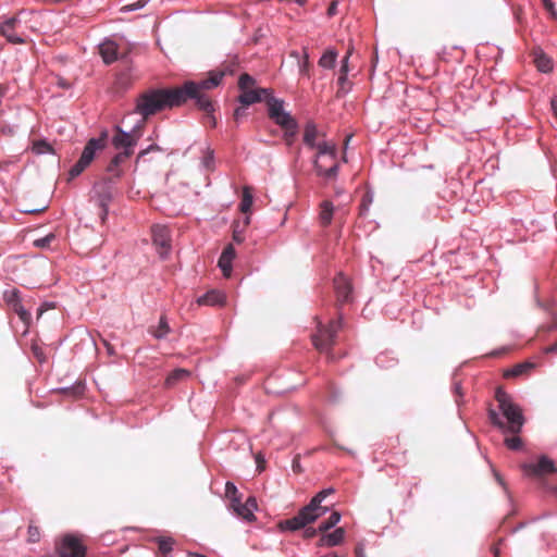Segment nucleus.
Wrapping results in <instances>:
<instances>
[{
  "mask_svg": "<svg viewBox=\"0 0 557 557\" xmlns=\"http://www.w3.org/2000/svg\"><path fill=\"white\" fill-rule=\"evenodd\" d=\"M191 84H183L174 88L148 89L136 101V112L147 120L165 109H172L184 104L193 92Z\"/></svg>",
  "mask_w": 557,
  "mask_h": 557,
  "instance_id": "f257e3e1",
  "label": "nucleus"
},
{
  "mask_svg": "<svg viewBox=\"0 0 557 557\" xmlns=\"http://www.w3.org/2000/svg\"><path fill=\"white\" fill-rule=\"evenodd\" d=\"M495 399L498 403V410L506 419V422L503 421L496 410L490 408L488 419L491 423L504 432L519 434L524 424L521 408L513 403L511 396L500 386L495 391Z\"/></svg>",
  "mask_w": 557,
  "mask_h": 557,
  "instance_id": "f03ea898",
  "label": "nucleus"
},
{
  "mask_svg": "<svg viewBox=\"0 0 557 557\" xmlns=\"http://www.w3.org/2000/svg\"><path fill=\"white\" fill-rule=\"evenodd\" d=\"M333 493L332 487L322 490L295 517L281 521L278 527L282 530L296 531L315 521L327 511V507L322 506L321 503Z\"/></svg>",
  "mask_w": 557,
  "mask_h": 557,
  "instance_id": "7ed1b4c3",
  "label": "nucleus"
},
{
  "mask_svg": "<svg viewBox=\"0 0 557 557\" xmlns=\"http://www.w3.org/2000/svg\"><path fill=\"white\" fill-rule=\"evenodd\" d=\"M314 149L317 157L313 165L317 174L327 180L335 178L338 172L336 146L329 141H320L315 144Z\"/></svg>",
  "mask_w": 557,
  "mask_h": 557,
  "instance_id": "20e7f679",
  "label": "nucleus"
},
{
  "mask_svg": "<svg viewBox=\"0 0 557 557\" xmlns=\"http://www.w3.org/2000/svg\"><path fill=\"white\" fill-rule=\"evenodd\" d=\"M226 71H211L208 78H205L198 83L188 81L184 84H191L194 86L193 92L188 96V99H195L197 107L203 112L214 111L213 103L209 97L203 94V90L212 89L220 85Z\"/></svg>",
  "mask_w": 557,
  "mask_h": 557,
  "instance_id": "39448f33",
  "label": "nucleus"
},
{
  "mask_svg": "<svg viewBox=\"0 0 557 557\" xmlns=\"http://www.w3.org/2000/svg\"><path fill=\"white\" fill-rule=\"evenodd\" d=\"M341 329V321H330L327 325L319 323L317 333L312 335V343L320 352L327 354L330 359L333 358L330 350L335 344V338L338 330Z\"/></svg>",
  "mask_w": 557,
  "mask_h": 557,
  "instance_id": "423d86ee",
  "label": "nucleus"
},
{
  "mask_svg": "<svg viewBox=\"0 0 557 557\" xmlns=\"http://www.w3.org/2000/svg\"><path fill=\"white\" fill-rule=\"evenodd\" d=\"M108 137L107 132H102L99 138H91L85 146L79 160L71 168L69 174L71 178L78 176L94 160L96 150L104 147Z\"/></svg>",
  "mask_w": 557,
  "mask_h": 557,
  "instance_id": "0eeeda50",
  "label": "nucleus"
},
{
  "mask_svg": "<svg viewBox=\"0 0 557 557\" xmlns=\"http://www.w3.org/2000/svg\"><path fill=\"white\" fill-rule=\"evenodd\" d=\"M131 50V44H119L112 39H106L99 45V53L106 64H111L119 59L126 58Z\"/></svg>",
  "mask_w": 557,
  "mask_h": 557,
  "instance_id": "6e6552de",
  "label": "nucleus"
},
{
  "mask_svg": "<svg viewBox=\"0 0 557 557\" xmlns=\"http://www.w3.org/2000/svg\"><path fill=\"white\" fill-rule=\"evenodd\" d=\"M58 553L60 557H85L86 547L79 536L66 534L58 544Z\"/></svg>",
  "mask_w": 557,
  "mask_h": 557,
  "instance_id": "1a4fd4ad",
  "label": "nucleus"
},
{
  "mask_svg": "<svg viewBox=\"0 0 557 557\" xmlns=\"http://www.w3.org/2000/svg\"><path fill=\"white\" fill-rule=\"evenodd\" d=\"M115 134L112 138V145L115 149H123L121 153H127V159L133 154V148L136 146L140 135L133 131L124 132L120 126H115Z\"/></svg>",
  "mask_w": 557,
  "mask_h": 557,
  "instance_id": "9d476101",
  "label": "nucleus"
},
{
  "mask_svg": "<svg viewBox=\"0 0 557 557\" xmlns=\"http://www.w3.org/2000/svg\"><path fill=\"white\" fill-rule=\"evenodd\" d=\"M3 299L8 307L14 311L21 321L27 326L32 321V314L22 305L21 293L16 288L7 289L3 293Z\"/></svg>",
  "mask_w": 557,
  "mask_h": 557,
  "instance_id": "9b49d317",
  "label": "nucleus"
},
{
  "mask_svg": "<svg viewBox=\"0 0 557 557\" xmlns=\"http://www.w3.org/2000/svg\"><path fill=\"white\" fill-rule=\"evenodd\" d=\"M521 469L530 478H542L557 471L554 461L547 456H541L536 463H523Z\"/></svg>",
  "mask_w": 557,
  "mask_h": 557,
  "instance_id": "f8f14e48",
  "label": "nucleus"
},
{
  "mask_svg": "<svg viewBox=\"0 0 557 557\" xmlns=\"http://www.w3.org/2000/svg\"><path fill=\"white\" fill-rule=\"evenodd\" d=\"M152 242L157 247L159 255L164 258L171 250V236L166 226L154 225L151 230Z\"/></svg>",
  "mask_w": 557,
  "mask_h": 557,
  "instance_id": "ddd939ff",
  "label": "nucleus"
},
{
  "mask_svg": "<svg viewBox=\"0 0 557 557\" xmlns=\"http://www.w3.org/2000/svg\"><path fill=\"white\" fill-rule=\"evenodd\" d=\"M334 289L338 305L347 304L352 300L351 283L343 273H339L334 277Z\"/></svg>",
  "mask_w": 557,
  "mask_h": 557,
  "instance_id": "4468645a",
  "label": "nucleus"
},
{
  "mask_svg": "<svg viewBox=\"0 0 557 557\" xmlns=\"http://www.w3.org/2000/svg\"><path fill=\"white\" fill-rule=\"evenodd\" d=\"M21 21L17 16H12L0 23V34L5 37V39L15 45L25 44V39L23 36L16 33L17 27L20 26Z\"/></svg>",
  "mask_w": 557,
  "mask_h": 557,
  "instance_id": "2eb2a0df",
  "label": "nucleus"
},
{
  "mask_svg": "<svg viewBox=\"0 0 557 557\" xmlns=\"http://www.w3.org/2000/svg\"><path fill=\"white\" fill-rule=\"evenodd\" d=\"M231 508L238 517L247 522L256 520L255 511L257 510L258 505L256 498L252 496L248 497L244 504L242 500L237 502Z\"/></svg>",
  "mask_w": 557,
  "mask_h": 557,
  "instance_id": "dca6fc26",
  "label": "nucleus"
},
{
  "mask_svg": "<svg viewBox=\"0 0 557 557\" xmlns=\"http://www.w3.org/2000/svg\"><path fill=\"white\" fill-rule=\"evenodd\" d=\"M270 91L271 90L267 88H252L242 90L240 95L238 96V101L244 107H248L250 104L258 103L263 100L265 101Z\"/></svg>",
  "mask_w": 557,
  "mask_h": 557,
  "instance_id": "f3484780",
  "label": "nucleus"
},
{
  "mask_svg": "<svg viewBox=\"0 0 557 557\" xmlns=\"http://www.w3.org/2000/svg\"><path fill=\"white\" fill-rule=\"evenodd\" d=\"M127 160V153H117L113 157L109 165L107 166V176L104 177V182L107 183H114L116 180H119L122 174L123 170L121 169V164L126 162Z\"/></svg>",
  "mask_w": 557,
  "mask_h": 557,
  "instance_id": "a211bd4d",
  "label": "nucleus"
},
{
  "mask_svg": "<svg viewBox=\"0 0 557 557\" xmlns=\"http://www.w3.org/2000/svg\"><path fill=\"white\" fill-rule=\"evenodd\" d=\"M225 294L218 289H211L197 299L198 305L203 306H223L225 304Z\"/></svg>",
  "mask_w": 557,
  "mask_h": 557,
  "instance_id": "6ab92c4d",
  "label": "nucleus"
},
{
  "mask_svg": "<svg viewBox=\"0 0 557 557\" xmlns=\"http://www.w3.org/2000/svg\"><path fill=\"white\" fill-rule=\"evenodd\" d=\"M345 536V530L337 528L335 531L329 534H323L319 541V546H335L343 542Z\"/></svg>",
  "mask_w": 557,
  "mask_h": 557,
  "instance_id": "aec40b11",
  "label": "nucleus"
},
{
  "mask_svg": "<svg viewBox=\"0 0 557 557\" xmlns=\"http://www.w3.org/2000/svg\"><path fill=\"white\" fill-rule=\"evenodd\" d=\"M106 184H107V182L97 186V187L101 188V191L98 195V197H99L98 201H99V206L102 210V220H104L106 215L108 214V205L112 199L111 188L109 186H107Z\"/></svg>",
  "mask_w": 557,
  "mask_h": 557,
  "instance_id": "412c9836",
  "label": "nucleus"
},
{
  "mask_svg": "<svg viewBox=\"0 0 557 557\" xmlns=\"http://www.w3.org/2000/svg\"><path fill=\"white\" fill-rule=\"evenodd\" d=\"M319 137V132L314 123L309 122L305 126L304 131V143L309 148H314L317 144V139Z\"/></svg>",
  "mask_w": 557,
  "mask_h": 557,
  "instance_id": "4be33fe9",
  "label": "nucleus"
},
{
  "mask_svg": "<svg viewBox=\"0 0 557 557\" xmlns=\"http://www.w3.org/2000/svg\"><path fill=\"white\" fill-rule=\"evenodd\" d=\"M267 106H268V115L270 119H273L281 112H284V101L281 99H277L272 96L270 92L268 98L265 99Z\"/></svg>",
  "mask_w": 557,
  "mask_h": 557,
  "instance_id": "5701e85b",
  "label": "nucleus"
},
{
  "mask_svg": "<svg viewBox=\"0 0 557 557\" xmlns=\"http://www.w3.org/2000/svg\"><path fill=\"white\" fill-rule=\"evenodd\" d=\"M321 210L319 214L320 223L322 226H327L332 222L334 207L333 203L329 200H324L321 203Z\"/></svg>",
  "mask_w": 557,
  "mask_h": 557,
  "instance_id": "b1692460",
  "label": "nucleus"
},
{
  "mask_svg": "<svg viewBox=\"0 0 557 557\" xmlns=\"http://www.w3.org/2000/svg\"><path fill=\"white\" fill-rule=\"evenodd\" d=\"M189 374H190L189 371H187L185 369H175L168 375V377L165 380L166 387L174 386L178 381H182V380L188 377Z\"/></svg>",
  "mask_w": 557,
  "mask_h": 557,
  "instance_id": "393cba45",
  "label": "nucleus"
},
{
  "mask_svg": "<svg viewBox=\"0 0 557 557\" xmlns=\"http://www.w3.org/2000/svg\"><path fill=\"white\" fill-rule=\"evenodd\" d=\"M253 202L252 189L248 186L243 188V197L239 205V209L243 213H248Z\"/></svg>",
  "mask_w": 557,
  "mask_h": 557,
  "instance_id": "a878e982",
  "label": "nucleus"
},
{
  "mask_svg": "<svg viewBox=\"0 0 557 557\" xmlns=\"http://www.w3.org/2000/svg\"><path fill=\"white\" fill-rule=\"evenodd\" d=\"M337 59V52L333 49L326 50L319 60V65L323 69H333Z\"/></svg>",
  "mask_w": 557,
  "mask_h": 557,
  "instance_id": "bb28decb",
  "label": "nucleus"
},
{
  "mask_svg": "<svg viewBox=\"0 0 557 557\" xmlns=\"http://www.w3.org/2000/svg\"><path fill=\"white\" fill-rule=\"evenodd\" d=\"M533 367H534L533 363H529V362L519 363V364H516L515 367H512L511 369L505 371L504 376L505 377L520 376V375L527 373L529 370L533 369Z\"/></svg>",
  "mask_w": 557,
  "mask_h": 557,
  "instance_id": "cd10ccee",
  "label": "nucleus"
},
{
  "mask_svg": "<svg viewBox=\"0 0 557 557\" xmlns=\"http://www.w3.org/2000/svg\"><path fill=\"white\" fill-rule=\"evenodd\" d=\"M298 67H299V74L301 76L310 77V70L312 67V64L309 60V53L307 48L302 49V57L301 60L298 61Z\"/></svg>",
  "mask_w": 557,
  "mask_h": 557,
  "instance_id": "c85d7f7f",
  "label": "nucleus"
},
{
  "mask_svg": "<svg viewBox=\"0 0 557 557\" xmlns=\"http://www.w3.org/2000/svg\"><path fill=\"white\" fill-rule=\"evenodd\" d=\"M534 62H535V65H536L537 70L543 72V73H549L553 70V61H552V59L548 58L544 53H541V54L536 55Z\"/></svg>",
  "mask_w": 557,
  "mask_h": 557,
  "instance_id": "c756f323",
  "label": "nucleus"
},
{
  "mask_svg": "<svg viewBox=\"0 0 557 557\" xmlns=\"http://www.w3.org/2000/svg\"><path fill=\"white\" fill-rule=\"evenodd\" d=\"M282 129L297 124L296 120L286 111L281 112L272 119Z\"/></svg>",
  "mask_w": 557,
  "mask_h": 557,
  "instance_id": "7c9ffc66",
  "label": "nucleus"
},
{
  "mask_svg": "<svg viewBox=\"0 0 557 557\" xmlns=\"http://www.w3.org/2000/svg\"><path fill=\"white\" fill-rule=\"evenodd\" d=\"M341 520V513L333 511L331 516L319 525V532L325 533L331 528L335 527Z\"/></svg>",
  "mask_w": 557,
  "mask_h": 557,
  "instance_id": "2f4dec72",
  "label": "nucleus"
},
{
  "mask_svg": "<svg viewBox=\"0 0 557 557\" xmlns=\"http://www.w3.org/2000/svg\"><path fill=\"white\" fill-rule=\"evenodd\" d=\"M225 496L230 499L231 507L237 502L242 500V495L232 482H227L225 484Z\"/></svg>",
  "mask_w": 557,
  "mask_h": 557,
  "instance_id": "473e14b6",
  "label": "nucleus"
},
{
  "mask_svg": "<svg viewBox=\"0 0 557 557\" xmlns=\"http://www.w3.org/2000/svg\"><path fill=\"white\" fill-rule=\"evenodd\" d=\"M170 332V326L164 315L160 318L158 327L152 332V335L158 338H164Z\"/></svg>",
  "mask_w": 557,
  "mask_h": 557,
  "instance_id": "72a5a7b5",
  "label": "nucleus"
},
{
  "mask_svg": "<svg viewBox=\"0 0 557 557\" xmlns=\"http://www.w3.org/2000/svg\"><path fill=\"white\" fill-rule=\"evenodd\" d=\"M256 85V79L247 74V73H244L239 76V79H238V87L242 90H246V89H252Z\"/></svg>",
  "mask_w": 557,
  "mask_h": 557,
  "instance_id": "f704fd0d",
  "label": "nucleus"
},
{
  "mask_svg": "<svg viewBox=\"0 0 557 557\" xmlns=\"http://www.w3.org/2000/svg\"><path fill=\"white\" fill-rule=\"evenodd\" d=\"M32 150L36 154H44V153H49V152L53 151L50 144H48L46 140L34 141Z\"/></svg>",
  "mask_w": 557,
  "mask_h": 557,
  "instance_id": "c9c22d12",
  "label": "nucleus"
},
{
  "mask_svg": "<svg viewBox=\"0 0 557 557\" xmlns=\"http://www.w3.org/2000/svg\"><path fill=\"white\" fill-rule=\"evenodd\" d=\"M40 540V529L33 521H30L27 530V542L37 543Z\"/></svg>",
  "mask_w": 557,
  "mask_h": 557,
  "instance_id": "e433bc0d",
  "label": "nucleus"
},
{
  "mask_svg": "<svg viewBox=\"0 0 557 557\" xmlns=\"http://www.w3.org/2000/svg\"><path fill=\"white\" fill-rule=\"evenodd\" d=\"M158 544H159V550L163 555H166L172 550L173 545H174V540L171 537H160L158 540Z\"/></svg>",
  "mask_w": 557,
  "mask_h": 557,
  "instance_id": "4c0bfd02",
  "label": "nucleus"
},
{
  "mask_svg": "<svg viewBox=\"0 0 557 557\" xmlns=\"http://www.w3.org/2000/svg\"><path fill=\"white\" fill-rule=\"evenodd\" d=\"M220 269L223 272V275L225 277H230L232 273V260L224 258V256H220L219 262H218Z\"/></svg>",
  "mask_w": 557,
  "mask_h": 557,
  "instance_id": "58836bf2",
  "label": "nucleus"
},
{
  "mask_svg": "<svg viewBox=\"0 0 557 557\" xmlns=\"http://www.w3.org/2000/svg\"><path fill=\"white\" fill-rule=\"evenodd\" d=\"M505 445L511 450H519L522 447V441L517 434L505 438Z\"/></svg>",
  "mask_w": 557,
  "mask_h": 557,
  "instance_id": "ea45409f",
  "label": "nucleus"
},
{
  "mask_svg": "<svg viewBox=\"0 0 557 557\" xmlns=\"http://www.w3.org/2000/svg\"><path fill=\"white\" fill-rule=\"evenodd\" d=\"M297 128H298V124L283 128L284 139L288 146H290L293 144L294 138L297 134Z\"/></svg>",
  "mask_w": 557,
  "mask_h": 557,
  "instance_id": "a19ab883",
  "label": "nucleus"
},
{
  "mask_svg": "<svg viewBox=\"0 0 557 557\" xmlns=\"http://www.w3.org/2000/svg\"><path fill=\"white\" fill-rule=\"evenodd\" d=\"M544 8L547 10V12L550 14V16L556 20L557 18V11L555 9V5L552 0H541Z\"/></svg>",
  "mask_w": 557,
  "mask_h": 557,
  "instance_id": "79ce46f5",
  "label": "nucleus"
},
{
  "mask_svg": "<svg viewBox=\"0 0 557 557\" xmlns=\"http://www.w3.org/2000/svg\"><path fill=\"white\" fill-rule=\"evenodd\" d=\"M235 249L232 245H227L223 251H222V256H224V258L226 259H230L233 261V259L235 258Z\"/></svg>",
  "mask_w": 557,
  "mask_h": 557,
  "instance_id": "37998d69",
  "label": "nucleus"
},
{
  "mask_svg": "<svg viewBox=\"0 0 557 557\" xmlns=\"http://www.w3.org/2000/svg\"><path fill=\"white\" fill-rule=\"evenodd\" d=\"M54 239V235L53 234H49L48 236L41 238V239H38L35 242V244L39 247H46L50 244V242Z\"/></svg>",
  "mask_w": 557,
  "mask_h": 557,
  "instance_id": "c03bdc74",
  "label": "nucleus"
},
{
  "mask_svg": "<svg viewBox=\"0 0 557 557\" xmlns=\"http://www.w3.org/2000/svg\"><path fill=\"white\" fill-rule=\"evenodd\" d=\"M161 148L158 145H150L147 149H144L139 152L137 159L143 158L145 154L151 152V151H160Z\"/></svg>",
  "mask_w": 557,
  "mask_h": 557,
  "instance_id": "a18cd8bd",
  "label": "nucleus"
},
{
  "mask_svg": "<svg viewBox=\"0 0 557 557\" xmlns=\"http://www.w3.org/2000/svg\"><path fill=\"white\" fill-rule=\"evenodd\" d=\"M350 51L347 52V54L344 57L342 61V66L339 70V73L342 74H348V60H349Z\"/></svg>",
  "mask_w": 557,
  "mask_h": 557,
  "instance_id": "49530a36",
  "label": "nucleus"
},
{
  "mask_svg": "<svg viewBox=\"0 0 557 557\" xmlns=\"http://www.w3.org/2000/svg\"><path fill=\"white\" fill-rule=\"evenodd\" d=\"M245 115H246V107H244L243 104H242V107L236 108L234 111V114H233V116L236 121H238L240 117H243Z\"/></svg>",
  "mask_w": 557,
  "mask_h": 557,
  "instance_id": "de8ad7c7",
  "label": "nucleus"
},
{
  "mask_svg": "<svg viewBox=\"0 0 557 557\" xmlns=\"http://www.w3.org/2000/svg\"><path fill=\"white\" fill-rule=\"evenodd\" d=\"M205 113H206L205 124H209L211 127H214L216 122H215V117L212 115L213 111H211L210 113L209 112H205Z\"/></svg>",
  "mask_w": 557,
  "mask_h": 557,
  "instance_id": "09e8293b",
  "label": "nucleus"
},
{
  "mask_svg": "<svg viewBox=\"0 0 557 557\" xmlns=\"http://www.w3.org/2000/svg\"><path fill=\"white\" fill-rule=\"evenodd\" d=\"M370 203H371V199L368 197V195H366V196L363 197V199H362L361 205H360V211H361L362 213L367 212V211H368V209H369Z\"/></svg>",
  "mask_w": 557,
  "mask_h": 557,
  "instance_id": "8fccbe9b",
  "label": "nucleus"
},
{
  "mask_svg": "<svg viewBox=\"0 0 557 557\" xmlns=\"http://www.w3.org/2000/svg\"><path fill=\"white\" fill-rule=\"evenodd\" d=\"M244 235H243V232L234 228L233 231V240L236 242L237 244H240L244 242Z\"/></svg>",
  "mask_w": 557,
  "mask_h": 557,
  "instance_id": "3c124183",
  "label": "nucleus"
},
{
  "mask_svg": "<svg viewBox=\"0 0 557 557\" xmlns=\"http://www.w3.org/2000/svg\"><path fill=\"white\" fill-rule=\"evenodd\" d=\"M545 354H557V342L550 346L544 348Z\"/></svg>",
  "mask_w": 557,
  "mask_h": 557,
  "instance_id": "603ef678",
  "label": "nucleus"
},
{
  "mask_svg": "<svg viewBox=\"0 0 557 557\" xmlns=\"http://www.w3.org/2000/svg\"><path fill=\"white\" fill-rule=\"evenodd\" d=\"M318 532H319V528H318V529L308 528V529H306V530H305V536H306V537H312V536H314Z\"/></svg>",
  "mask_w": 557,
  "mask_h": 557,
  "instance_id": "864d4df0",
  "label": "nucleus"
},
{
  "mask_svg": "<svg viewBox=\"0 0 557 557\" xmlns=\"http://www.w3.org/2000/svg\"><path fill=\"white\" fill-rule=\"evenodd\" d=\"M355 555L356 557H366L364 555V550H363V546L362 545H357L356 548H355Z\"/></svg>",
  "mask_w": 557,
  "mask_h": 557,
  "instance_id": "5fc2aeb1",
  "label": "nucleus"
},
{
  "mask_svg": "<svg viewBox=\"0 0 557 557\" xmlns=\"http://www.w3.org/2000/svg\"><path fill=\"white\" fill-rule=\"evenodd\" d=\"M336 7H337V1H333V2L330 4V7H329V9H327V13H329V15H331V16H332V15H335V14H336Z\"/></svg>",
  "mask_w": 557,
  "mask_h": 557,
  "instance_id": "6e6d98bb",
  "label": "nucleus"
},
{
  "mask_svg": "<svg viewBox=\"0 0 557 557\" xmlns=\"http://www.w3.org/2000/svg\"><path fill=\"white\" fill-rule=\"evenodd\" d=\"M146 1L141 2V1H138L137 3H133V4H129L127 5L128 10L131 11H134V10H137L139 8H143L145 5Z\"/></svg>",
  "mask_w": 557,
  "mask_h": 557,
  "instance_id": "4d7b16f0",
  "label": "nucleus"
},
{
  "mask_svg": "<svg viewBox=\"0 0 557 557\" xmlns=\"http://www.w3.org/2000/svg\"><path fill=\"white\" fill-rule=\"evenodd\" d=\"M347 83V74H342L339 73V77H338V84L342 88L345 87V84Z\"/></svg>",
  "mask_w": 557,
  "mask_h": 557,
  "instance_id": "13d9d810",
  "label": "nucleus"
},
{
  "mask_svg": "<svg viewBox=\"0 0 557 557\" xmlns=\"http://www.w3.org/2000/svg\"><path fill=\"white\" fill-rule=\"evenodd\" d=\"M503 542V540H499V543L497 545H494L492 547V552L494 554L495 557H499V554H500V550H499V544Z\"/></svg>",
  "mask_w": 557,
  "mask_h": 557,
  "instance_id": "bf43d9fd",
  "label": "nucleus"
},
{
  "mask_svg": "<svg viewBox=\"0 0 557 557\" xmlns=\"http://www.w3.org/2000/svg\"><path fill=\"white\" fill-rule=\"evenodd\" d=\"M213 161V156H212V152H210L207 157H205V164L206 166H209V164Z\"/></svg>",
  "mask_w": 557,
  "mask_h": 557,
  "instance_id": "052dcab7",
  "label": "nucleus"
},
{
  "mask_svg": "<svg viewBox=\"0 0 557 557\" xmlns=\"http://www.w3.org/2000/svg\"><path fill=\"white\" fill-rule=\"evenodd\" d=\"M290 57L295 58V59H297V61H299V60H301L302 54L300 55V53L298 51H292Z\"/></svg>",
  "mask_w": 557,
  "mask_h": 557,
  "instance_id": "680f3d73",
  "label": "nucleus"
},
{
  "mask_svg": "<svg viewBox=\"0 0 557 557\" xmlns=\"http://www.w3.org/2000/svg\"><path fill=\"white\" fill-rule=\"evenodd\" d=\"M557 327V321L547 327V331H553Z\"/></svg>",
  "mask_w": 557,
  "mask_h": 557,
  "instance_id": "e2e57ef3",
  "label": "nucleus"
},
{
  "mask_svg": "<svg viewBox=\"0 0 557 557\" xmlns=\"http://www.w3.org/2000/svg\"><path fill=\"white\" fill-rule=\"evenodd\" d=\"M455 391H456V393H457L458 395H461V387H460V385H459V384H456V386H455Z\"/></svg>",
  "mask_w": 557,
  "mask_h": 557,
  "instance_id": "0e129e2a",
  "label": "nucleus"
},
{
  "mask_svg": "<svg viewBox=\"0 0 557 557\" xmlns=\"http://www.w3.org/2000/svg\"><path fill=\"white\" fill-rule=\"evenodd\" d=\"M293 468H294V470H295V471H298V470H299V468H300V466H299V463H298V462H295V461H294Z\"/></svg>",
  "mask_w": 557,
  "mask_h": 557,
  "instance_id": "69168bd1",
  "label": "nucleus"
},
{
  "mask_svg": "<svg viewBox=\"0 0 557 557\" xmlns=\"http://www.w3.org/2000/svg\"><path fill=\"white\" fill-rule=\"evenodd\" d=\"M496 479H497V481H498L500 484H504V482H503L502 478H500L498 474H496Z\"/></svg>",
  "mask_w": 557,
  "mask_h": 557,
  "instance_id": "338daca9",
  "label": "nucleus"
},
{
  "mask_svg": "<svg viewBox=\"0 0 557 557\" xmlns=\"http://www.w3.org/2000/svg\"><path fill=\"white\" fill-rule=\"evenodd\" d=\"M189 557H205V556L197 555V554H189Z\"/></svg>",
  "mask_w": 557,
  "mask_h": 557,
  "instance_id": "774afa93",
  "label": "nucleus"
}]
</instances>
